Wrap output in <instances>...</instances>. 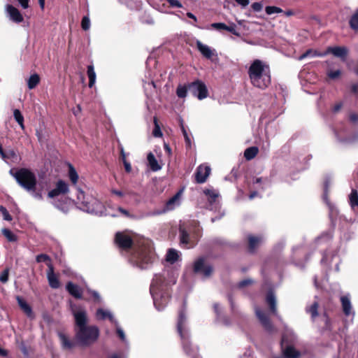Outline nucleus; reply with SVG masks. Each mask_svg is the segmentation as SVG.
Here are the masks:
<instances>
[{"mask_svg":"<svg viewBox=\"0 0 358 358\" xmlns=\"http://www.w3.org/2000/svg\"><path fill=\"white\" fill-rule=\"evenodd\" d=\"M72 314L76 323V338L82 346H87L94 343L99 338V330L96 326H87V316L86 310L75 304L71 305Z\"/></svg>","mask_w":358,"mask_h":358,"instance_id":"obj_1","label":"nucleus"},{"mask_svg":"<svg viewBox=\"0 0 358 358\" xmlns=\"http://www.w3.org/2000/svg\"><path fill=\"white\" fill-rule=\"evenodd\" d=\"M251 85L258 89L265 90L271 83V72L269 64L262 59L253 60L248 69Z\"/></svg>","mask_w":358,"mask_h":358,"instance_id":"obj_2","label":"nucleus"},{"mask_svg":"<svg viewBox=\"0 0 358 358\" xmlns=\"http://www.w3.org/2000/svg\"><path fill=\"white\" fill-rule=\"evenodd\" d=\"M10 175L15 179L20 187L29 192L36 199H42V193L36 192L37 179L34 173L28 169L22 168L13 172L10 171Z\"/></svg>","mask_w":358,"mask_h":358,"instance_id":"obj_3","label":"nucleus"},{"mask_svg":"<svg viewBox=\"0 0 358 358\" xmlns=\"http://www.w3.org/2000/svg\"><path fill=\"white\" fill-rule=\"evenodd\" d=\"M77 206L81 210L94 215H101L104 212V206L92 194L84 192L77 187Z\"/></svg>","mask_w":358,"mask_h":358,"instance_id":"obj_4","label":"nucleus"},{"mask_svg":"<svg viewBox=\"0 0 358 358\" xmlns=\"http://www.w3.org/2000/svg\"><path fill=\"white\" fill-rule=\"evenodd\" d=\"M162 283L163 280L161 275L156 274L153 278L150 288L154 305L158 310H163L169 302V297L167 294L162 293Z\"/></svg>","mask_w":358,"mask_h":358,"instance_id":"obj_5","label":"nucleus"},{"mask_svg":"<svg viewBox=\"0 0 358 358\" xmlns=\"http://www.w3.org/2000/svg\"><path fill=\"white\" fill-rule=\"evenodd\" d=\"M155 260V255L154 252L145 248L136 251L130 259L131 262L141 269L149 268Z\"/></svg>","mask_w":358,"mask_h":358,"instance_id":"obj_6","label":"nucleus"},{"mask_svg":"<svg viewBox=\"0 0 358 358\" xmlns=\"http://www.w3.org/2000/svg\"><path fill=\"white\" fill-rule=\"evenodd\" d=\"M180 192H177L173 196H172L170 199H169L165 206L162 210H157L153 211H150L148 213H146L143 216L144 217H153L159 215L164 213H166L168 211L173 210L175 209L177 206H180Z\"/></svg>","mask_w":358,"mask_h":358,"instance_id":"obj_7","label":"nucleus"},{"mask_svg":"<svg viewBox=\"0 0 358 358\" xmlns=\"http://www.w3.org/2000/svg\"><path fill=\"white\" fill-rule=\"evenodd\" d=\"M189 91L199 100L206 99L208 96L206 85L203 82L196 80L188 84Z\"/></svg>","mask_w":358,"mask_h":358,"instance_id":"obj_8","label":"nucleus"},{"mask_svg":"<svg viewBox=\"0 0 358 358\" xmlns=\"http://www.w3.org/2000/svg\"><path fill=\"white\" fill-rule=\"evenodd\" d=\"M205 259L203 257L199 258L194 264V272L201 273L203 278H208L212 272L213 267L210 265H205Z\"/></svg>","mask_w":358,"mask_h":358,"instance_id":"obj_9","label":"nucleus"},{"mask_svg":"<svg viewBox=\"0 0 358 358\" xmlns=\"http://www.w3.org/2000/svg\"><path fill=\"white\" fill-rule=\"evenodd\" d=\"M185 324H187V317L183 310H180L178 315V320L177 322V331L180 338L185 341L186 338H188V331L186 328Z\"/></svg>","mask_w":358,"mask_h":358,"instance_id":"obj_10","label":"nucleus"},{"mask_svg":"<svg viewBox=\"0 0 358 358\" xmlns=\"http://www.w3.org/2000/svg\"><path fill=\"white\" fill-rule=\"evenodd\" d=\"M117 246L124 250L129 249L132 245V240L129 236L122 232H117L115 238Z\"/></svg>","mask_w":358,"mask_h":358,"instance_id":"obj_11","label":"nucleus"},{"mask_svg":"<svg viewBox=\"0 0 358 358\" xmlns=\"http://www.w3.org/2000/svg\"><path fill=\"white\" fill-rule=\"evenodd\" d=\"M210 167L205 164L199 165L195 173V179L197 183H203L206 181L210 173Z\"/></svg>","mask_w":358,"mask_h":358,"instance_id":"obj_12","label":"nucleus"},{"mask_svg":"<svg viewBox=\"0 0 358 358\" xmlns=\"http://www.w3.org/2000/svg\"><path fill=\"white\" fill-rule=\"evenodd\" d=\"M69 185L64 180H59L56 183V187L48 192V197L54 198L60 194L69 192Z\"/></svg>","mask_w":358,"mask_h":358,"instance_id":"obj_13","label":"nucleus"},{"mask_svg":"<svg viewBox=\"0 0 358 358\" xmlns=\"http://www.w3.org/2000/svg\"><path fill=\"white\" fill-rule=\"evenodd\" d=\"M341 302L344 315L346 317H352V318H353L355 317V313L352 308L350 294H348L346 295L342 296L341 297Z\"/></svg>","mask_w":358,"mask_h":358,"instance_id":"obj_14","label":"nucleus"},{"mask_svg":"<svg viewBox=\"0 0 358 358\" xmlns=\"http://www.w3.org/2000/svg\"><path fill=\"white\" fill-rule=\"evenodd\" d=\"M255 310L256 316L257 317L262 325L266 331H271L273 327L267 315L258 307H256Z\"/></svg>","mask_w":358,"mask_h":358,"instance_id":"obj_15","label":"nucleus"},{"mask_svg":"<svg viewBox=\"0 0 358 358\" xmlns=\"http://www.w3.org/2000/svg\"><path fill=\"white\" fill-rule=\"evenodd\" d=\"M48 270L47 271V278L50 287L57 289L60 286L59 280L54 273V268L51 263L48 264Z\"/></svg>","mask_w":358,"mask_h":358,"instance_id":"obj_16","label":"nucleus"},{"mask_svg":"<svg viewBox=\"0 0 358 358\" xmlns=\"http://www.w3.org/2000/svg\"><path fill=\"white\" fill-rule=\"evenodd\" d=\"M95 317L98 320H103L108 318L113 324H117V320L108 309L98 308L96 311Z\"/></svg>","mask_w":358,"mask_h":358,"instance_id":"obj_17","label":"nucleus"},{"mask_svg":"<svg viewBox=\"0 0 358 358\" xmlns=\"http://www.w3.org/2000/svg\"><path fill=\"white\" fill-rule=\"evenodd\" d=\"M282 348H285L283 350L284 358H299L301 356L300 352L289 345L285 338L282 339Z\"/></svg>","mask_w":358,"mask_h":358,"instance_id":"obj_18","label":"nucleus"},{"mask_svg":"<svg viewBox=\"0 0 358 358\" xmlns=\"http://www.w3.org/2000/svg\"><path fill=\"white\" fill-rule=\"evenodd\" d=\"M6 13L10 19L16 23H20L23 21V17L17 8L12 5L6 6Z\"/></svg>","mask_w":358,"mask_h":358,"instance_id":"obj_19","label":"nucleus"},{"mask_svg":"<svg viewBox=\"0 0 358 358\" xmlns=\"http://www.w3.org/2000/svg\"><path fill=\"white\" fill-rule=\"evenodd\" d=\"M266 303H268L271 313L275 315L278 319L281 320L277 310L276 298L274 294L271 292H268L266 299Z\"/></svg>","mask_w":358,"mask_h":358,"instance_id":"obj_20","label":"nucleus"},{"mask_svg":"<svg viewBox=\"0 0 358 358\" xmlns=\"http://www.w3.org/2000/svg\"><path fill=\"white\" fill-rule=\"evenodd\" d=\"M66 291L76 299H82L83 289L72 282H68L66 285Z\"/></svg>","mask_w":358,"mask_h":358,"instance_id":"obj_21","label":"nucleus"},{"mask_svg":"<svg viewBox=\"0 0 358 358\" xmlns=\"http://www.w3.org/2000/svg\"><path fill=\"white\" fill-rule=\"evenodd\" d=\"M196 45L199 51L206 58L210 59L214 55V50L208 45L202 43L200 41H196Z\"/></svg>","mask_w":358,"mask_h":358,"instance_id":"obj_22","label":"nucleus"},{"mask_svg":"<svg viewBox=\"0 0 358 358\" xmlns=\"http://www.w3.org/2000/svg\"><path fill=\"white\" fill-rule=\"evenodd\" d=\"M58 336L59 338L62 348L65 350H71L76 345V343L69 339V338L64 333L59 332Z\"/></svg>","mask_w":358,"mask_h":358,"instance_id":"obj_23","label":"nucleus"},{"mask_svg":"<svg viewBox=\"0 0 358 358\" xmlns=\"http://www.w3.org/2000/svg\"><path fill=\"white\" fill-rule=\"evenodd\" d=\"M328 52L332 53L334 56L341 58L344 60L348 54V49L345 47L336 46L329 48Z\"/></svg>","mask_w":358,"mask_h":358,"instance_id":"obj_24","label":"nucleus"},{"mask_svg":"<svg viewBox=\"0 0 358 358\" xmlns=\"http://www.w3.org/2000/svg\"><path fill=\"white\" fill-rule=\"evenodd\" d=\"M17 301L20 307L24 313L31 318L34 317V314L31 306L20 296H17Z\"/></svg>","mask_w":358,"mask_h":358,"instance_id":"obj_25","label":"nucleus"},{"mask_svg":"<svg viewBox=\"0 0 358 358\" xmlns=\"http://www.w3.org/2000/svg\"><path fill=\"white\" fill-rule=\"evenodd\" d=\"M263 239L260 236H255L252 235L248 236V242H249V250L251 252H255L256 248L259 245V244L262 242Z\"/></svg>","mask_w":358,"mask_h":358,"instance_id":"obj_26","label":"nucleus"},{"mask_svg":"<svg viewBox=\"0 0 358 358\" xmlns=\"http://www.w3.org/2000/svg\"><path fill=\"white\" fill-rule=\"evenodd\" d=\"M180 257V252L173 248L168 250L166 255V261L170 264H174Z\"/></svg>","mask_w":358,"mask_h":358,"instance_id":"obj_27","label":"nucleus"},{"mask_svg":"<svg viewBox=\"0 0 358 358\" xmlns=\"http://www.w3.org/2000/svg\"><path fill=\"white\" fill-rule=\"evenodd\" d=\"M147 159H148L150 168L152 171H158L162 169V166H160L159 164L155 155L152 152H149L148 154Z\"/></svg>","mask_w":358,"mask_h":358,"instance_id":"obj_28","label":"nucleus"},{"mask_svg":"<svg viewBox=\"0 0 358 358\" xmlns=\"http://www.w3.org/2000/svg\"><path fill=\"white\" fill-rule=\"evenodd\" d=\"M318 308L319 303L317 302H314L310 306H308L306 308V311L307 313L310 314L312 320H315L317 317H318Z\"/></svg>","mask_w":358,"mask_h":358,"instance_id":"obj_29","label":"nucleus"},{"mask_svg":"<svg viewBox=\"0 0 358 358\" xmlns=\"http://www.w3.org/2000/svg\"><path fill=\"white\" fill-rule=\"evenodd\" d=\"M349 203L352 209L358 208V192L355 189H352L349 195Z\"/></svg>","mask_w":358,"mask_h":358,"instance_id":"obj_30","label":"nucleus"},{"mask_svg":"<svg viewBox=\"0 0 358 358\" xmlns=\"http://www.w3.org/2000/svg\"><path fill=\"white\" fill-rule=\"evenodd\" d=\"M203 193L208 196V200L210 203L215 202L216 199L219 196V192L213 189H206Z\"/></svg>","mask_w":358,"mask_h":358,"instance_id":"obj_31","label":"nucleus"},{"mask_svg":"<svg viewBox=\"0 0 358 358\" xmlns=\"http://www.w3.org/2000/svg\"><path fill=\"white\" fill-rule=\"evenodd\" d=\"M87 76L89 78V87H92L96 82V77L93 65H89L87 66Z\"/></svg>","mask_w":358,"mask_h":358,"instance_id":"obj_32","label":"nucleus"},{"mask_svg":"<svg viewBox=\"0 0 358 358\" xmlns=\"http://www.w3.org/2000/svg\"><path fill=\"white\" fill-rule=\"evenodd\" d=\"M40 82V77L37 73L31 75L27 80V86L29 90L35 88Z\"/></svg>","mask_w":358,"mask_h":358,"instance_id":"obj_33","label":"nucleus"},{"mask_svg":"<svg viewBox=\"0 0 358 358\" xmlns=\"http://www.w3.org/2000/svg\"><path fill=\"white\" fill-rule=\"evenodd\" d=\"M258 148L255 146L247 148L244 152V157L248 160L252 159L258 153Z\"/></svg>","mask_w":358,"mask_h":358,"instance_id":"obj_34","label":"nucleus"},{"mask_svg":"<svg viewBox=\"0 0 358 358\" xmlns=\"http://www.w3.org/2000/svg\"><path fill=\"white\" fill-rule=\"evenodd\" d=\"M69 176L73 185H76L78 180V174L75 168L69 164Z\"/></svg>","mask_w":358,"mask_h":358,"instance_id":"obj_35","label":"nucleus"},{"mask_svg":"<svg viewBox=\"0 0 358 358\" xmlns=\"http://www.w3.org/2000/svg\"><path fill=\"white\" fill-rule=\"evenodd\" d=\"M1 232L8 241L16 242L17 241V236L15 234H13L10 229L7 228H3L2 229Z\"/></svg>","mask_w":358,"mask_h":358,"instance_id":"obj_36","label":"nucleus"},{"mask_svg":"<svg viewBox=\"0 0 358 358\" xmlns=\"http://www.w3.org/2000/svg\"><path fill=\"white\" fill-rule=\"evenodd\" d=\"M13 116L15 120V121L19 124L20 127L24 129V117L22 115L21 112L18 109H15L13 111Z\"/></svg>","mask_w":358,"mask_h":358,"instance_id":"obj_37","label":"nucleus"},{"mask_svg":"<svg viewBox=\"0 0 358 358\" xmlns=\"http://www.w3.org/2000/svg\"><path fill=\"white\" fill-rule=\"evenodd\" d=\"M350 27L355 30L358 31V8L356 10L355 13L352 15L350 22Z\"/></svg>","mask_w":358,"mask_h":358,"instance_id":"obj_38","label":"nucleus"},{"mask_svg":"<svg viewBox=\"0 0 358 358\" xmlns=\"http://www.w3.org/2000/svg\"><path fill=\"white\" fill-rule=\"evenodd\" d=\"M187 90H189L188 85H179L176 89V94L179 98H185L187 96Z\"/></svg>","mask_w":358,"mask_h":358,"instance_id":"obj_39","label":"nucleus"},{"mask_svg":"<svg viewBox=\"0 0 358 358\" xmlns=\"http://www.w3.org/2000/svg\"><path fill=\"white\" fill-rule=\"evenodd\" d=\"M180 244L187 245L189 243V234L185 229L180 227Z\"/></svg>","mask_w":358,"mask_h":358,"instance_id":"obj_40","label":"nucleus"},{"mask_svg":"<svg viewBox=\"0 0 358 358\" xmlns=\"http://www.w3.org/2000/svg\"><path fill=\"white\" fill-rule=\"evenodd\" d=\"M143 87L147 95H148V94H151L152 90L156 88L155 83L152 80L148 82H145Z\"/></svg>","mask_w":358,"mask_h":358,"instance_id":"obj_41","label":"nucleus"},{"mask_svg":"<svg viewBox=\"0 0 358 358\" xmlns=\"http://www.w3.org/2000/svg\"><path fill=\"white\" fill-rule=\"evenodd\" d=\"M180 128H181L182 134L184 136L186 145H187V146L190 147L191 146V139L187 134V131L185 128V126L183 124V120L182 119L180 120Z\"/></svg>","mask_w":358,"mask_h":358,"instance_id":"obj_42","label":"nucleus"},{"mask_svg":"<svg viewBox=\"0 0 358 358\" xmlns=\"http://www.w3.org/2000/svg\"><path fill=\"white\" fill-rule=\"evenodd\" d=\"M265 11L266 14L269 15L275 13H281L283 12V10L280 8L271 6H266L265 8Z\"/></svg>","mask_w":358,"mask_h":358,"instance_id":"obj_43","label":"nucleus"},{"mask_svg":"<svg viewBox=\"0 0 358 358\" xmlns=\"http://www.w3.org/2000/svg\"><path fill=\"white\" fill-rule=\"evenodd\" d=\"M154 124H155V128H154V130H153V136L155 137H161L162 136V132L161 131V129H160V127L159 125L158 124V122H157V119L156 117H154Z\"/></svg>","mask_w":358,"mask_h":358,"instance_id":"obj_44","label":"nucleus"},{"mask_svg":"<svg viewBox=\"0 0 358 358\" xmlns=\"http://www.w3.org/2000/svg\"><path fill=\"white\" fill-rule=\"evenodd\" d=\"M86 291L87 292V293H89L90 295H92V296L94 298L95 301H96L98 303H101L102 299H101L99 294L96 291L91 289L89 287L86 288Z\"/></svg>","mask_w":358,"mask_h":358,"instance_id":"obj_45","label":"nucleus"},{"mask_svg":"<svg viewBox=\"0 0 358 358\" xmlns=\"http://www.w3.org/2000/svg\"><path fill=\"white\" fill-rule=\"evenodd\" d=\"M36 260L37 262H47V265L51 263L50 258L45 254H41L36 256Z\"/></svg>","mask_w":358,"mask_h":358,"instance_id":"obj_46","label":"nucleus"},{"mask_svg":"<svg viewBox=\"0 0 358 358\" xmlns=\"http://www.w3.org/2000/svg\"><path fill=\"white\" fill-rule=\"evenodd\" d=\"M82 29L87 31L90 27V20L88 16H84L81 21Z\"/></svg>","mask_w":358,"mask_h":358,"instance_id":"obj_47","label":"nucleus"},{"mask_svg":"<svg viewBox=\"0 0 358 358\" xmlns=\"http://www.w3.org/2000/svg\"><path fill=\"white\" fill-rule=\"evenodd\" d=\"M0 212L1 213L3 219L6 221H11L13 220L12 216L9 214L7 209L3 206H0Z\"/></svg>","mask_w":358,"mask_h":358,"instance_id":"obj_48","label":"nucleus"},{"mask_svg":"<svg viewBox=\"0 0 358 358\" xmlns=\"http://www.w3.org/2000/svg\"><path fill=\"white\" fill-rule=\"evenodd\" d=\"M114 325L116 328L117 334L118 335V336L122 341H124L126 340V336H125L123 329L120 327L118 322H117V324H114Z\"/></svg>","mask_w":358,"mask_h":358,"instance_id":"obj_49","label":"nucleus"},{"mask_svg":"<svg viewBox=\"0 0 358 358\" xmlns=\"http://www.w3.org/2000/svg\"><path fill=\"white\" fill-rule=\"evenodd\" d=\"M6 155V159H17V153L14 150H9L6 152H5Z\"/></svg>","mask_w":358,"mask_h":358,"instance_id":"obj_50","label":"nucleus"},{"mask_svg":"<svg viewBox=\"0 0 358 358\" xmlns=\"http://www.w3.org/2000/svg\"><path fill=\"white\" fill-rule=\"evenodd\" d=\"M226 31H228L229 32H231V34L237 36H240V34L238 31H237L236 30V25L235 24H232L230 26H226Z\"/></svg>","mask_w":358,"mask_h":358,"instance_id":"obj_51","label":"nucleus"},{"mask_svg":"<svg viewBox=\"0 0 358 358\" xmlns=\"http://www.w3.org/2000/svg\"><path fill=\"white\" fill-rule=\"evenodd\" d=\"M226 26L223 22H215L210 24V27L217 29V30H226Z\"/></svg>","mask_w":358,"mask_h":358,"instance_id":"obj_52","label":"nucleus"},{"mask_svg":"<svg viewBox=\"0 0 358 358\" xmlns=\"http://www.w3.org/2000/svg\"><path fill=\"white\" fill-rule=\"evenodd\" d=\"M172 8H182V4L178 0H166Z\"/></svg>","mask_w":358,"mask_h":358,"instance_id":"obj_53","label":"nucleus"},{"mask_svg":"<svg viewBox=\"0 0 358 358\" xmlns=\"http://www.w3.org/2000/svg\"><path fill=\"white\" fill-rule=\"evenodd\" d=\"M332 238V235L331 233H327L323 234L322 236L319 237L317 240V242L322 243L323 240L330 241Z\"/></svg>","mask_w":358,"mask_h":358,"instance_id":"obj_54","label":"nucleus"},{"mask_svg":"<svg viewBox=\"0 0 358 358\" xmlns=\"http://www.w3.org/2000/svg\"><path fill=\"white\" fill-rule=\"evenodd\" d=\"M263 5L260 2H255L252 4V8L255 12H259L262 10Z\"/></svg>","mask_w":358,"mask_h":358,"instance_id":"obj_55","label":"nucleus"},{"mask_svg":"<svg viewBox=\"0 0 358 358\" xmlns=\"http://www.w3.org/2000/svg\"><path fill=\"white\" fill-rule=\"evenodd\" d=\"M253 282V281L251 279H245L238 282V287L239 288H242L245 286H247L248 285H250Z\"/></svg>","mask_w":358,"mask_h":358,"instance_id":"obj_56","label":"nucleus"},{"mask_svg":"<svg viewBox=\"0 0 358 358\" xmlns=\"http://www.w3.org/2000/svg\"><path fill=\"white\" fill-rule=\"evenodd\" d=\"M341 75V71L340 70H336L334 71H331L328 73V76L331 79H336L338 78Z\"/></svg>","mask_w":358,"mask_h":358,"instance_id":"obj_57","label":"nucleus"},{"mask_svg":"<svg viewBox=\"0 0 358 358\" xmlns=\"http://www.w3.org/2000/svg\"><path fill=\"white\" fill-rule=\"evenodd\" d=\"M8 271H4L0 275V281L3 283H5L8 281Z\"/></svg>","mask_w":358,"mask_h":358,"instance_id":"obj_58","label":"nucleus"},{"mask_svg":"<svg viewBox=\"0 0 358 358\" xmlns=\"http://www.w3.org/2000/svg\"><path fill=\"white\" fill-rule=\"evenodd\" d=\"M55 206L59 209L61 211H62L64 213H66L69 211L68 206L66 204L64 205H59V203H55Z\"/></svg>","mask_w":358,"mask_h":358,"instance_id":"obj_59","label":"nucleus"},{"mask_svg":"<svg viewBox=\"0 0 358 358\" xmlns=\"http://www.w3.org/2000/svg\"><path fill=\"white\" fill-rule=\"evenodd\" d=\"M316 55L315 54L313 55V52L311 50H308L306 52H304L303 54H302L300 57H299V59L300 60H302L305 58H306L307 57H308L309 55Z\"/></svg>","mask_w":358,"mask_h":358,"instance_id":"obj_60","label":"nucleus"},{"mask_svg":"<svg viewBox=\"0 0 358 358\" xmlns=\"http://www.w3.org/2000/svg\"><path fill=\"white\" fill-rule=\"evenodd\" d=\"M19 3L20 4V6L26 9L27 8H29V0H17Z\"/></svg>","mask_w":358,"mask_h":358,"instance_id":"obj_61","label":"nucleus"},{"mask_svg":"<svg viewBox=\"0 0 358 358\" xmlns=\"http://www.w3.org/2000/svg\"><path fill=\"white\" fill-rule=\"evenodd\" d=\"M235 1L243 7L247 6L250 3V0H235Z\"/></svg>","mask_w":358,"mask_h":358,"instance_id":"obj_62","label":"nucleus"},{"mask_svg":"<svg viewBox=\"0 0 358 358\" xmlns=\"http://www.w3.org/2000/svg\"><path fill=\"white\" fill-rule=\"evenodd\" d=\"M329 185H330V182H329L328 180H327L325 181V182H324V199L325 200H327V189H328V187H329Z\"/></svg>","mask_w":358,"mask_h":358,"instance_id":"obj_63","label":"nucleus"},{"mask_svg":"<svg viewBox=\"0 0 358 358\" xmlns=\"http://www.w3.org/2000/svg\"><path fill=\"white\" fill-rule=\"evenodd\" d=\"M123 163H124V165L125 171L127 172H128V173L131 172V166L130 163L128 162L127 160H124Z\"/></svg>","mask_w":358,"mask_h":358,"instance_id":"obj_64","label":"nucleus"}]
</instances>
